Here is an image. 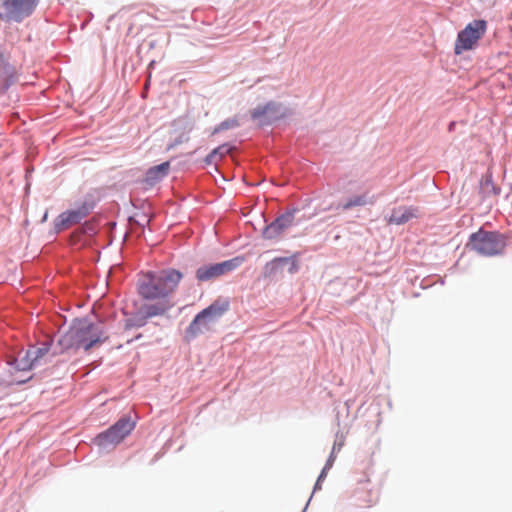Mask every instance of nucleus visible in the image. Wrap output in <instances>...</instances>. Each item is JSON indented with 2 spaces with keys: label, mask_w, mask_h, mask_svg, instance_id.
<instances>
[{
  "label": "nucleus",
  "mask_w": 512,
  "mask_h": 512,
  "mask_svg": "<svg viewBox=\"0 0 512 512\" xmlns=\"http://www.w3.org/2000/svg\"><path fill=\"white\" fill-rule=\"evenodd\" d=\"M102 329L85 320L74 321L72 326L58 339L61 352L83 349L88 352L94 346L102 344L106 340Z\"/></svg>",
  "instance_id": "nucleus-1"
},
{
  "label": "nucleus",
  "mask_w": 512,
  "mask_h": 512,
  "mask_svg": "<svg viewBox=\"0 0 512 512\" xmlns=\"http://www.w3.org/2000/svg\"><path fill=\"white\" fill-rule=\"evenodd\" d=\"M182 274L175 270H163L159 273L149 272L139 281L138 292L141 297L148 300H165L175 291Z\"/></svg>",
  "instance_id": "nucleus-2"
},
{
  "label": "nucleus",
  "mask_w": 512,
  "mask_h": 512,
  "mask_svg": "<svg viewBox=\"0 0 512 512\" xmlns=\"http://www.w3.org/2000/svg\"><path fill=\"white\" fill-rule=\"evenodd\" d=\"M229 310L227 300H216L199 312L186 329V337L193 339L200 334L211 331L214 325Z\"/></svg>",
  "instance_id": "nucleus-3"
},
{
  "label": "nucleus",
  "mask_w": 512,
  "mask_h": 512,
  "mask_svg": "<svg viewBox=\"0 0 512 512\" xmlns=\"http://www.w3.org/2000/svg\"><path fill=\"white\" fill-rule=\"evenodd\" d=\"M466 247L480 255L490 257L503 253L506 240L503 235L497 232L480 229L470 236Z\"/></svg>",
  "instance_id": "nucleus-4"
},
{
  "label": "nucleus",
  "mask_w": 512,
  "mask_h": 512,
  "mask_svg": "<svg viewBox=\"0 0 512 512\" xmlns=\"http://www.w3.org/2000/svg\"><path fill=\"white\" fill-rule=\"evenodd\" d=\"M487 29L485 20H474L461 30L455 41L454 52L460 55L464 51L473 49L482 38Z\"/></svg>",
  "instance_id": "nucleus-5"
},
{
  "label": "nucleus",
  "mask_w": 512,
  "mask_h": 512,
  "mask_svg": "<svg viewBox=\"0 0 512 512\" xmlns=\"http://www.w3.org/2000/svg\"><path fill=\"white\" fill-rule=\"evenodd\" d=\"M38 5V0H3L0 3V20L21 22L29 17Z\"/></svg>",
  "instance_id": "nucleus-6"
},
{
  "label": "nucleus",
  "mask_w": 512,
  "mask_h": 512,
  "mask_svg": "<svg viewBox=\"0 0 512 512\" xmlns=\"http://www.w3.org/2000/svg\"><path fill=\"white\" fill-rule=\"evenodd\" d=\"M134 427L135 422H133L129 417H123L107 431L99 434L96 437V442L103 448L114 447L123 441V439L132 432Z\"/></svg>",
  "instance_id": "nucleus-7"
},
{
  "label": "nucleus",
  "mask_w": 512,
  "mask_h": 512,
  "mask_svg": "<svg viewBox=\"0 0 512 512\" xmlns=\"http://www.w3.org/2000/svg\"><path fill=\"white\" fill-rule=\"evenodd\" d=\"M244 260V257L237 256L221 263L199 267L196 271V278L201 282L218 278L238 268Z\"/></svg>",
  "instance_id": "nucleus-8"
},
{
  "label": "nucleus",
  "mask_w": 512,
  "mask_h": 512,
  "mask_svg": "<svg viewBox=\"0 0 512 512\" xmlns=\"http://www.w3.org/2000/svg\"><path fill=\"white\" fill-rule=\"evenodd\" d=\"M294 215L292 213H286L276 218L271 224L265 227L263 230V237L265 239H276L285 230L293 225Z\"/></svg>",
  "instance_id": "nucleus-9"
},
{
  "label": "nucleus",
  "mask_w": 512,
  "mask_h": 512,
  "mask_svg": "<svg viewBox=\"0 0 512 512\" xmlns=\"http://www.w3.org/2000/svg\"><path fill=\"white\" fill-rule=\"evenodd\" d=\"M420 215L419 208L414 206H399L391 211L387 219L388 224L403 225Z\"/></svg>",
  "instance_id": "nucleus-10"
},
{
  "label": "nucleus",
  "mask_w": 512,
  "mask_h": 512,
  "mask_svg": "<svg viewBox=\"0 0 512 512\" xmlns=\"http://www.w3.org/2000/svg\"><path fill=\"white\" fill-rule=\"evenodd\" d=\"M88 211L82 207L76 210H70L61 213L56 220V228L60 230L67 229L74 224L79 223L84 217H86Z\"/></svg>",
  "instance_id": "nucleus-11"
},
{
  "label": "nucleus",
  "mask_w": 512,
  "mask_h": 512,
  "mask_svg": "<svg viewBox=\"0 0 512 512\" xmlns=\"http://www.w3.org/2000/svg\"><path fill=\"white\" fill-rule=\"evenodd\" d=\"M479 192L483 199L497 196L500 188L496 186L490 175L484 176L480 181Z\"/></svg>",
  "instance_id": "nucleus-12"
},
{
  "label": "nucleus",
  "mask_w": 512,
  "mask_h": 512,
  "mask_svg": "<svg viewBox=\"0 0 512 512\" xmlns=\"http://www.w3.org/2000/svg\"><path fill=\"white\" fill-rule=\"evenodd\" d=\"M169 308L166 300H160L156 304H147L142 306V311L145 314V319L157 315L164 314Z\"/></svg>",
  "instance_id": "nucleus-13"
},
{
  "label": "nucleus",
  "mask_w": 512,
  "mask_h": 512,
  "mask_svg": "<svg viewBox=\"0 0 512 512\" xmlns=\"http://www.w3.org/2000/svg\"><path fill=\"white\" fill-rule=\"evenodd\" d=\"M49 345L44 343L42 347L39 348H33L27 351V359L30 361V368L37 365L40 360L48 354L49 352Z\"/></svg>",
  "instance_id": "nucleus-14"
},
{
  "label": "nucleus",
  "mask_w": 512,
  "mask_h": 512,
  "mask_svg": "<svg viewBox=\"0 0 512 512\" xmlns=\"http://www.w3.org/2000/svg\"><path fill=\"white\" fill-rule=\"evenodd\" d=\"M169 167V162H164L161 163L160 165L151 167L147 172L148 179L152 181L160 180L162 177L167 175Z\"/></svg>",
  "instance_id": "nucleus-15"
},
{
  "label": "nucleus",
  "mask_w": 512,
  "mask_h": 512,
  "mask_svg": "<svg viewBox=\"0 0 512 512\" xmlns=\"http://www.w3.org/2000/svg\"><path fill=\"white\" fill-rule=\"evenodd\" d=\"M290 262V258L288 257H279L273 259L271 262L267 263L265 265V274L266 275H273L280 271L284 264H287Z\"/></svg>",
  "instance_id": "nucleus-16"
},
{
  "label": "nucleus",
  "mask_w": 512,
  "mask_h": 512,
  "mask_svg": "<svg viewBox=\"0 0 512 512\" xmlns=\"http://www.w3.org/2000/svg\"><path fill=\"white\" fill-rule=\"evenodd\" d=\"M368 203L365 195H356L348 199L343 205V210H350L353 207L364 206Z\"/></svg>",
  "instance_id": "nucleus-17"
},
{
  "label": "nucleus",
  "mask_w": 512,
  "mask_h": 512,
  "mask_svg": "<svg viewBox=\"0 0 512 512\" xmlns=\"http://www.w3.org/2000/svg\"><path fill=\"white\" fill-rule=\"evenodd\" d=\"M230 150L231 148L227 144L221 145L211 151V153L207 156V161L212 162L217 156L222 158L224 155L228 154Z\"/></svg>",
  "instance_id": "nucleus-18"
},
{
  "label": "nucleus",
  "mask_w": 512,
  "mask_h": 512,
  "mask_svg": "<svg viewBox=\"0 0 512 512\" xmlns=\"http://www.w3.org/2000/svg\"><path fill=\"white\" fill-rule=\"evenodd\" d=\"M238 125H239V122L237 119L225 120L214 129L213 134L218 133L219 131L224 130V129L237 127Z\"/></svg>",
  "instance_id": "nucleus-19"
},
{
  "label": "nucleus",
  "mask_w": 512,
  "mask_h": 512,
  "mask_svg": "<svg viewBox=\"0 0 512 512\" xmlns=\"http://www.w3.org/2000/svg\"><path fill=\"white\" fill-rule=\"evenodd\" d=\"M272 108H271V105L270 104H267L265 106H260V107H257L255 108L252 112H251V117L255 120L257 119H260L261 117H263L264 115L267 114L268 111H270Z\"/></svg>",
  "instance_id": "nucleus-20"
},
{
  "label": "nucleus",
  "mask_w": 512,
  "mask_h": 512,
  "mask_svg": "<svg viewBox=\"0 0 512 512\" xmlns=\"http://www.w3.org/2000/svg\"><path fill=\"white\" fill-rule=\"evenodd\" d=\"M328 469L323 468L316 482L315 488H320V482L325 479Z\"/></svg>",
  "instance_id": "nucleus-21"
},
{
  "label": "nucleus",
  "mask_w": 512,
  "mask_h": 512,
  "mask_svg": "<svg viewBox=\"0 0 512 512\" xmlns=\"http://www.w3.org/2000/svg\"><path fill=\"white\" fill-rule=\"evenodd\" d=\"M334 460H335V456L332 453L330 455V457L328 458L324 468L329 470L333 466Z\"/></svg>",
  "instance_id": "nucleus-22"
},
{
  "label": "nucleus",
  "mask_w": 512,
  "mask_h": 512,
  "mask_svg": "<svg viewBox=\"0 0 512 512\" xmlns=\"http://www.w3.org/2000/svg\"><path fill=\"white\" fill-rule=\"evenodd\" d=\"M295 269H296V264H295V262H292V268L290 269V272H293Z\"/></svg>",
  "instance_id": "nucleus-23"
},
{
  "label": "nucleus",
  "mask_w": 512,
  "mask_h": 512,
  "mask_svg": "<svg viewBox=\"0 0 512 512\" xmlns=\"http://www.w3.org/2000/svg\"><path fill=\"white\" fill-rule=\"evenodd\" d=\"M145 324V319H142L138 324H136L137 326H143Z\"/></svg>",
  "instance_id": "nucleus-24"
}]
</instances>
